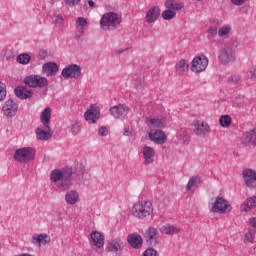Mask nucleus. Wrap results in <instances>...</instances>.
<instances>
[{
	"mask_svg": "<svg viewBox=\"0 0 256 256\" xmlns=\"http://www.w3.org/2000/svg\"><path fill=\"white\" fill-rule=\"evenodd\" d=\"M232 5L241 6L245 3V0H231Z\"/></svg>",
	"mask_w": 256,
	"mask_h": 256,
	"instance_id": "864d4df0",
	"label": "nucleus"
},
{
	"mask_svg": "<svg viewBox=\"0 0 256 256\" xmlns=\"http://www.w3.org/2000/svg\"><path fill=\"white\" fill-rule=\"evenodd\" d=\"M255 241V230H248L244 235V243H253Z\"/></svg>",
	"mask_w": 256,
	"mask_h": 256,
	"instance_id": "79ce46f5",
	"label": "nucleus"
},
{
	"mask_svg": "<svg viewBox=\"0 0 256 256\" xmlns=\"http://www.w3.org/2000/svg\"><path fill=\"white\" fill-rule=\"evenodd\" d=\"M178 140L180 143H184V145H188L191 141V136L189 135V132L185 128H181L177 134Z\"/></svg>",
	"mask_w": 256,
	"mask_h": 256,
	"instance_id": "7c9ffc66",
	"label": "nucleus"
},
{
	"mask_svg": "<svg viewBox=\"0 0 256 256\" xmlns=\"http://www.w3.org/2000/svg\"><path fill=\"white\" fill-rule=\"evenodd\" d=\"M136 89H143L145 87V81L142 78H138L134 81Z\"/></svg>",
	"mask_w": 256,
	"mask_h": 256,
	"instance_id": "de8ad7c7",
	"label": "nucleus"
},
{
	"mask_svg": "<svg viewBox=\"0 0 256 256\" xmlns=\"http://www.w3.org/2000/svg\"><path fill=\"white\" fill-rule=\"evenodd\" d=\"M61 75L64 79H79L81 77V66L77 64L66 66Z\"/></svg>",
	"mask_w": 256,
	"mask_h": 256,
	"instance_id": "1a4fd4ad",
	"label": "nucleus"
},
{
	"mask_svg": "<svg viewBox=\"0 0 256 256\" xmlns=\"http://www.w3.org/2000/svg\"><path fill=\"white\" fill-rule=\"evenodd\" d=\"M197 1H201V0H197Z\"/></svg>",
	"mask_w": 256,
	"mask_h": 256,
	"instance_id": "680f3d73",
	"label": "nucleus"
},
{
	"mask_svg": "<svg viewBox=\"0 0 256 256\" xmlns=\"http://www.w3.org/2000/svg\"><path fill=\"white\" fill-rule=\"evenodd\" d=\"M90 245L97 249H101V247L105 245V236L97 231L92 232L90 235Z\"/></svg>",
	"mask_w": 256,
	"mask_h": 256,
	"instance_id": "a211bd4d",
	"label": "nucleus"
},
{
	"mask_svg": "<svg viewBox=\"0 0 256 256\" xmlns=\"http://www.w3.org/2000/svg\"><path fill=\"white\" fill-rule=\"evenodd\" d=\"M142 155L144 157V165H151V163H154L155 149L153 147L145 146L142 150Z\"/></svg>",
	"mask_w": 256,
	"mask_h": 256,
	"instance_id": "412c9836",
	"label": "nucleus"
},
{
	"mask_svg": "<svg viewBox=\"0 0 256 256\" xmlns=\"http://www.w3.org/2000/svg\"><path fill=\"white\" fill-rule=\"evenodd\" d=\"M18 109L19 105H17L13 99L7 100L2 107V111L6 117H15V115H17Z\"/></svg>",
	"mask_w": 256,
	"mask_h": 256,
	"instance_id": "f8f14e48",
	"label": "nucleus"
},
{
	"mask_svg": "<svg viewBox=\"0 0 256 256\" xmlns=\"http://www.w3.org/2000/svg\"><path fill=\"white\" fill-rule=\"evenodd\" d=\"M130 133H131V132H129V129H128V128H125L123 135H125V137H128V135H130Z\"/></svg>",
	"mask_w": 256,
	"mask_h": 256,
	"instance_id": "4d7b16f0",
	"label": "nucleus"
},
{
	"mask_svg": "<svg viewBox=\"0 0 256 256\" xmlns=\"http://www.w3.org/2000/svg\"><path fill=\"white\" fill-rule=\"evenodd\" d=\"M107 249L111 253H117V251H123L125 249V243L121 239L116 238L108 243Z\"/></svg>",
	"mask_w": 256,
	"mask_h": 256,
	"instance_id": "393cba45",
	"label": "nucleus"
},
{
	"mask_svg": "<svg viewBox=\"0 0 256 256\" xmlns=\"http://www.w3.org/2000/svg\"><path fill=\"white\" fill-rule=\"evenodd\" d=\"M229 33H231V27L229 25H224L218 29V35L220 37H226Z\"/></svg>",
	"mask_w": 256,
	"mask_h": 256,
	"instance_id": "37998d69",
	"label": "nucleus"
},
{
	"mask_svg": "<svg viewBox=\"0 0 256 256\" xmlns=\"http://www.w3.org/2000/svg\"><path fill=\"white\" fill-rule=\"evenodd\" d=\"M202 183H203V181L201 180V176H199V175L192 176L188 181L186 190L193 191L194 187H197V185H201Z\"/></svg>",
	"mask_w": 256,
	"mask_h": 256,
	"instance_id": "2f4dec72",
	"label": "nucleus"
},
{
	"mask_svg": "<svg viewBox=\"0 0 256 256\" xmlns=\"http://www.w3.org/2000/svg\"><path fill=\"white\" fill-rule=\"evenodd\" d=\"M175 15H177V12L167 8L164 12H162V19H165V21H171Z\"/></svg>",
	"mask_w": 256,
	"mask_h": 256,
	"instance_id": "ea45409f",
	"label": "nucleus"
},
{
	"mask_svg": "<svg viewBox=\"0 0 256 256\" xmlns=\"http://www.w3.org/2000/svg\"><path fill=\"white\" fill-rule=\"evenodd\" d=\"M256 207V196L248 198L240 207L241 211H251Z\"/></svg>",
	"mask_w": 256,
	"mask_h": 256,
	"instance_id": "473e14b6",
	"label": "nucleus"
},
{
	"mask_svg": "<svg viewBox=\"0 0 256 256\" xmlns=\"http://www.w3.org/2000/svg\"><path fill=\"white\" fill-rule=\"evenodd\" d=\"M160 231L164 235H177V233L181 232V229L171 224H165L160 228Z\"/></svg>",
	"mask_w": 256,
	"mask_h": 256,
	"instance_id": "c85d7f7f",
	"label": "nucleus"
},
{
	"mask_svg": "<svg viewBox=\"0 0 256 256\" xmlns=\"http://www.w3.org/2000/svg\"><path fill=\"white\" fill-rule=\"evenodd\" d=\"M49 241H51V238L46 234L34 235L32 237L33 245H39V247H41V245H47Z\"/></svg>",
	"mask_w": 256,
	"mask_h": 256,
	"instance_id": "c756f323",
	"label": "nucleus"
},
{
	"mask_svg": "<svg viewBox=\"0 0 256 256\" xmlns=\"http://www.w3.org/2000/svg\"><path fill=\"white\" fill-rule=\"evenodd\" d=\"M89 7H95V2L93 0H88Z\"/></svg>",
	"mask_w": 256,
	"mask_h": 256,
	"instance_id": "13d9d810",
	"label": "nucleus"
},
{
	"mask_svg": "<svg viewBox=\"0 0 256 256\" xmlns=\"http://www.w3.org/2000/svg\"><path fill=\"white\" fill-rule=\"evenodd\" d=\"M250 225H251V227L256 228V218H251L250 219Z\"/></svg>",
	"mask_w": 256,
	"mask_h": 256,
	"instance_id": "6e6d98bb",
	"label": "nucleus"
},
{
	"mask_svg": "<svg viewBox=\"0 0 256 256\" xmlns=\"http://www.w3.org/2000/svg\"><path fill=\"white\" fill-rule=\"evenodd\" d=\"M233 207L229 204V201L224 199L223 197H217L212 206L213 213H230Z\"/></svg>",
	"mask_w": 256,
	"mask_h": 256,
	"instance_id": "6e6552de",
	"label": "nucleus"
},
{
	"mask_svg": "<svg viewBox=\"0 0 256 256\" xmlns=\"http://www.w3.org/2000/svg\"><path fill=\"white\" fill-rule=\"evenodd\" d=\"M149 139L157 145H163L167 141V135L162 130L152 129L149 132Z\"/></svg>",
	"mask_w": 256,
	"mask_h": 256,
	"instance_id": "4468645a",
	"label": "nucleus"
},
{
	"mask_svg": "<svg viewBox=\"0 0 256 256\" xmlns=\"http://www.w3.org/2000/svg\"><path fill=\"white\" fill-rule=\"evenodd\" d=\"M153 213V203L149 200H141L132 208V214L138 219H145Z\"/></svg>",
	"mask_w": 256,
	"mask_h": 256,
	"instance_id": "20e7f679",
	"label": "nucleus"
},
{
	"mask_svg": "<svg viewBox=\"0 0 256 256\" xmlns=\"http://www.w3.org/2000/svg\"><path fill=\"white\" fill-rule=\"evenodd\" d=\"M127 241L133 249H141L143 247V238L139 234H130Z\"/></svg>",
	"mask_w": 256,
	"mask_h": 256,
	"instance_id": "4be33fe9",
	"label": "nucleus"
},
{
	"mask_svg": "<svg viewBox=\"0 0 256 256\" xmlns=\"http://www.w3.org/2000/svg\"><path fill=\"white\" fill-rule=\"evenodd\" d=\"M123 19L116 12H107L103 14L100 20V27L103 31H115L121 25Z\"/></svg>",
	"mask_w": 256,
	"mask_h": 256,
	"instance_id": "f03ea898",
	"label": "nucleus"
},
{
	"mask_svg": "<svg viewBox=\"0 0 256 256\" xmlns=\"http://www.w3.org/2000/svg\"><path fill=\"white\" fill-rule=\"evenodd\" d=\"M217 34H219V29H217L216 26H210L208 28V40L210 43H215V37H217Z\"/></svg>",
	"mask_w": 256,
	"mask_h": 256,
	"instance_id": "c9c22d12",
	"label": "nucleus"
},
{
	"mask_svg": "<svg viewBox=\"0 0 256 256\" xmlns=\"http://www.w3.org/2000/svg\"><path fill=\"white\" fill-rule=\"evenodd\" d=\"M36 137L40 141H47L53 137V132H51V127L47 125H40L38 128H36Z\"/></svg>",
	"mask_w": 256,
	"mask_h": 256,
	"instance_id": "ddd939ff",
	"label": "nucleus"
},
{
	"mask_svg": "<svg viewBox=\"0 0 256 256\" xmlns=\"http://www.w3.org/2000/svg\"><path fill=\"white\" fill-rule=\"evenodd\" d=\"M110 113L115 119H119V117H127V115H129V106L119 104L110 108Z\"/></svg>",
	"mask_w": 256,
	"mask_h": 256,
	"instance_id": "dca6fc26",
	"label": "nucleus"
},
{
	"mask_svg": "<svg viewBox=\"0 0 256 256\" xmlns=\"http://www.w3.org/2000/svg\"><path fill=\"white\" fill-rule=\"evenodd\" d=\"M175 71L180 77L187 75L189 73V63H187V60L180 59L175 65Z\"/></svg>",
	"mask_w": 256,
	"mask_h": 256,
	"instance_id": "b1692460",
	"label": "nucleus"
},
{
	"mask_svg": "<svg viewBox=\"0 0 256 256\" xmlns=\"http://www.w3.org/2000/svg\"><path fill=\"white\" fill-rule=\"evenodd\" d=\"M40 121L42 125H51V108L47 107L44 109L40 116Z\"/></svg>",
	"mask_w": 256,
	"mask_h": 256,
	"instance_id": "f704fd0d",
	"label": "nucleus"
},
{
	"mask_svg": "<svg viewBox=\"0 0 256 256\" xmlns=\"http://www.w3.org/2000/svg\"><path fill=\"white\" fill-rule=\"evenodd\" d=\"M65 200L68 205H75L79 201V193L77 191H69L65 195Z\"/></svg>",
	"mask_w": 256,
	"mask_h": 256,
	"instance_id": "72a5a7b5",
	"label": "nucleus"
},
{
	"mask_svg": "<svg viewBox=\"0 0 256 256\" xmlns=\"http://www.w3.org/2000/svg\"><path fill=\"white\" fill-rule=\"evenodd\" d=\"M241 81V76L233 75L228 78V83H232V85H237Z\"/></svg>",
	"mask_w": 256,
	"mask_h": 256,
	"instance_id": "49530a36",
	"label": "nucleus"
},
{
	"mask_svg": "<svg viewBox=\"0 0 256 256\" xmlns=\"http://www.w3.org/2000/svg\"><path fill=\"white\" fill-rule=\"evenodd\" d=\"M79 3H81V0H66V5H69V7H75Z\"/></svg>",
	"mask_w": 256,
	"mask_h": 256,
	"instance_id": "3c124183",
	"label": "nucleus"
},
{
	"mask_svg": "<svg viewBox=\"0 0 256 256\" xmlns=\"http://www.w3.org/2000/svg\"><path fill=\"white\" fill-rule=\"evenodd\" d=\"M215 23H216V25H219V20H216Z\"/></svg>",
	"mask_w": 256,
	"mask_h": 256,
	"instance_id": "052dcab7",
	"label": "nucleus"
},
{
	"mask_svg": "<svg viewBox=\"0 0 256 256\" xmlns=\"http://www.w3.org/2000/svg\"><path fill=\"white\" fill-rule=\"evenodd\" d=\"M7 97V86L5 83L0 82V101H5Z\"/></svg>",
	"mask_w": 256,
	"mask_h": 256,
	"instance_id": "a18cd8bd",
	"label": "nucleus"
},
{
	"mask_svg": "<svg viewBox=\"0 0 256 256\" xmlns=\"http://www.w3.org/2000/svg\"><path fill=\"white\" fill-rule=\"evenodd\" d=\"M144 239L148 245L155 247L159 243V231L153 227L148 228L144 234Z\"/></svg>",
	"mask_w": 256,
	"mask_h": 256,
	"instance_id": "9b49d317",
	"label": "nucleus"
},
{
	"mask_svg": "<svg viewBox=\"0 0 256 256\" xmlns=\"http://www.w3.org/2000/svg\"><path fill=\"white\" fill-rule=\"evenodd\" d=\"M108 134H109V130H107V127L99 128L98 135H100L101 137H107Z\"/></svg>",
	"mask_w": 256,
	"mask_h": 256,
	"instance_id": "8fccbe9b",
	"label": "nucleus"
},
{
	"mask_svg": "<svg viewBox=\"0 0 256 256\" xmlns=\"http://www.w3.org/2000/svg\"><path fill=\"white\" fill-rule=\"evenodd\" d=\"M71 133L74 135H79V133H81V123H79V121L77 120L72 121Z\"/></svg>",
	"mask_w": 256,
	"mask_h": 256,
	"instance_id": "a19ab883",
	"label": "nucleus"
},
{
	"mask_svg": "<svg viewBox=\"0 0 256 256\" xmlns=\"http://www.w3.org/2000/svg\"><path fill=\"white\" fill-rule=\"evenodd\" d=\"M81 175H85V169L81 170Z\"/></svg>",
	"mask_w": 256,
	"mask_h": 256,
	"instance_id": "bf43d9fd",
	"label": "nucleus"
},
{
	"mask_svg": "<svg viewBox=\"0 0 256 256\" xmlns=\"http://www.w3.org/2000/svg\"><path fill=\"white\" fill-rule=\"evenodd\" d=\"M209 65V59L205 55L196 56L191 62V71L193 73H203Z\"/></svg>",
	"mask_w": 256,
	"mask_h": 256,
	"instance_id": "0eeeda50",
	"label": "nucleus"
},
{
	"mask_svg": "<svg viewBox=\"0 0 256 256\" xmlns=\"http://www.w3.org/2000/svg\"><path fill=\"white\" fill-rule=\"evenodd\" d=\"M42 71L47 77H55L59 72V65L55 62H47L43 65Z\"/></svg>",
	"mask_w": 256,
	"mask_h": 256,
	"instance_id": "aec40b11",
	"label": "nucleus"
},
{
	"mask_svg": "<svg viewBox=\"0 0 256 256\" xmlns=\"http://www.w3.org/2000/svg\"><path fill=\"white\" fill-rule=\"evenodd\" d=\"M14 93L18 99H31L33 91L27 90L25 87H16Z\"/></svg>",
	"mask_w": 256,
	"mask_h": 256,
	"instance_id": "cd10ccee",
	"label": "nucleus"
},
{
	"mask_svg": "<svg viewBox=\"0 0 256 256\" xmlns=\"http://www.w3.org/2000/svg\"><path fill=\"white\" fill-rule=\"evenodd\" d=\"M30 61H31V56L27 53L20 54L17 56V63H20V65H28Z\"/></svg>",
	"mask_w": 256,
	"mask_h": 256,
	"instance_id": "58836bf2",
	"label": "nucleus"
},
{
	"mask_svg": "<svg viewBox=\"0 0 256 256\" xmlns=\"http://www.w3.org/2000/svg\"><path fill=\"white\" fill-rule=\"evenodd\" d=\"M194 133L198 137H205L211 133V128L209 127V124L205 122L196 121L194 123Z\"/></svg>",
	"mask_w": 256,
	"mask_h": 256,
	"instance_id": "f3484780",
	"label": "nucleus"
},
{
	"mask_svg": "<svg viewBox=\"0 0 256 256\" xmlns=\"http://www.w3.org/2000/svg\"><path fill=\"white\" fill-rule=\"evenodd\" d=\"M231 123H233V119H231V116L229 115H222L219 118V124L221 127L227 128L231 126Z\"/></svg>",
	"mask_w": 256,
	"mask_h": 256,
	"instance_id": "4c0bfd02",
	"label": "nucleus"
},
{
	"mask_svg": "<svg viewBox=\"0 0 256 256\" xmlns=\"http://www.w3.org/2000/svg\"><path fill=\"white\" fill-rule=\"evenodd\" d=\"M235 49H237V41L230 40L225 43L219 51L218 58L222 63H231L235 61Z\"/></svg>",
	"mask_w": 256,
	"mask_h": 256,
	"instance_id": "7ed1b4c3",
	"label": "nucleus"
},
{
	"mask_svg": "<svg viewBox=\"0 0 256 256\" xmlns=\"http://www.w3.org/2000/svg\"><path fill=\"white\" fill-rule=\"evenodd\" d=\"M87 29V19L84 17H78L76 20V37L77 39L81 38L85 30Z\"/></svg>",
	"mask_w": 256,
	"mask_h": 256,
	"instance_id": "a878e982",
	"label": "nucleus"
},
{
	"mask_svg": "<svg viewBox=\"0 0 256 256\" xmlns=\"http://www.w3.org/2000/svg\"><path fill=\"white\" fill-rule=\"evenodd\" d=\"M246 79L256 81V66H252L246 73Z\"/></svg>",
	"mask_w": 256,
	"mask_h": 256,
	"instance_id": "c03bdc74",
	"label": "nucleus"
},
{
	"mask_svg": "<svg viewBox=\"0 0 256 256\" xmlns=\"http://www.w3.org/2000/svg\"><path fill=\"white\" fill-rule=\"evenodd\" d=\"M35 159V148L33 147H23L19 148L14 153V160L17 163L27 164Z\"/></svg>",
	"mask_w": 256,
	"mask_h": 256,
	"instance_id": "39448f33",
	"label": "nucleus"
},
{
	"mask_svg": "<svg viewBox=\"0 0 256 256\" xmlns=\"http://www.w3.org/2000/svg\"><path fill=\"white\" fill-rule=\"evenodd\" d=\"M242 177L244 179V183L246 187L249 189L256 188V172L251 168H246L242 171Z\"/></svg>",
	"mask_w": 256,
	"mask_h": 256,
	"instance_id": "9d476101",
	"label": "nucleus"
},
{
	"mask_svg": "<svg viewBox=\"0 0 256 256\" xmlns=\"http://www.w3.org/2000/svg\"><path fill=\"white\" fill-rule=\"evenodd\" d=\"M45 57H47V52L44 51V50H41V51L39 52V54H38V58H39L40 60H43V59H45Z\"/></svg>",
	"mask_w": 256,
	"mask_h": 256,
	"instance_id": "5fc2aeb1",
	"label": "nucleus"
},
{
	"mask_svg": "<svg viewBox=\"0 0 256 256\" xmlns=\"http://www.w3.org/2000/svg\"><path fill=\"white\" fill-rule=\"evenodd\" d=\"M149 123L152 125V127H158L159 129H163V127L166 125L165 119L163 118H150Z\"/></svg>",
	"mask_w": 256,
	"mask_h": 256,
	"instance_id": "e433bc0d",
	"label": "nucleus"
},
{
	"mask_svg": "<svg viewBox=\"0 0 256 256\" xmlns=\"http://www.w3.org/2000/svg\"><path fill=\"white\" fill-rule=\"evenodd\" d=\"M100 115H101V112L99 111V108L91 107L85 112L84 117L88 123L95 124L97 123V121H99Z\"/></svg>",
	"mask_w": 256,
	"mask_h": 256,
	"instance_id": "6ab92c4d",
	"label": "nucleus"
},
{
	"mask_svg": "<svg viewBox=\"0 0 256 256\" xmlns=\"http://www.w3.org/2000/svg\"><path fill=\"white\" fill-rule=\"evenodd\" d=\"M159 15H161V9L158 6L150 8L146 13V22L155 23L159 19Z\"/></svg>",
	"mask_w": 256,
	"mask_h": 256,
	"instance_id": "5701e85b",
	"label": "nucleus"
},
{
	"mask_svg": "<svg viewBox=\"0 0 256 256\" xmlns=\"http://www.w3.org/2000/svg\"><path fill=\"white\" fill-rule=\"evenodd\" d=\"M55 23L56 25H58V27H61V25H63V16L61 15L56 16Z\"/></svg>",
	"mask_w": 256,
	"mask_h": 256,
	"instance_id": "603ef678",
	"label": "nucleus"
},
{
	"mask_svg": "<svg viewBox=\"0 0 256 256\" xmlns=\"http://www.w3.org/2000/svg\"><path fill=\"white\" fill-rule=\"evenodd\" d=\"M143 256H159V255L155 249L149 248L144 252Z\"/></svg>",
	"mask_w": 256,
	"mask_h": 256,
	"instance_id": "09e8293b",
	"label": "nucleus"
},
{
	"mask_svg": "<svg viewBox=\"0 0 256 256\" xmlns=\"http://www.w3.org/2000/svg\"><path fill=\"white\" fill-rule=\"evenodd\" d=\"M73 175V170L71 168H67L66 170L55 169L50 174V180L53 183H59L57 187L61 189V191H67L69 187H71V176Z\"/></svg>",
	"mask_w": 256,
	"mask_h": 256,
	"instance_id": "f257e3e1",
	"label": "nucleus"
},
{
	"mask_svg": "<svg viewBox=\"0 0 256 256\" xmlns=\"http://www.w3.org/2000/svg\"><path fill=\"white\" fill-rule=\"evenodd\" d=\"M245 147H256V128L246 131L242 136Z\"/></svg>",
	"mask_w": 256,
	"mask_h": 256,
	"instance_id": "2eb2a0df",
	"label": "nucleus"
},
{
	"mask_svg": "<svg viewBox=\"0 0 256 256\" xmlns=\"http://www.w3.org/2000/svg\"><path fill=\"white\" fill-rule=\"evenodd\" d=\"M166 9H170L177 13V11H181L185 7V3L180 0H166L164 3Z\"/></svg>",
	"mask_w": 256,
	"mask_h": 256,
	"instance_id": "bb28decb",
	"label": "nucleus"
},
{
	"mask_svg": "<svg viewBox=\"0 0 256 256\" xmlns=\"http://www.w3.org/2000/svg\"><path fill=\"white\" fill-rule=\"evenodd\" d=\"M24 83L28 87H32V88L39 87L40 89H43V87H47V85H49V81L47 80V78L42 77L40 75L27 76L24 79Z\"/></svg>",
	"mask_w": 256,
	"mask_h": 256,
	"instance_id": "423d86ee",
	"label": "nucleus"
}]
</instances>
